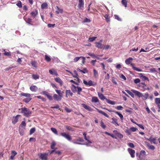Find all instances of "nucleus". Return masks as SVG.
I'll use <instances>...</instances> for the list:
<instances>
[{"instance_id": "35", "label": "nucleus", "mask_w": 160, "mask_h": 160, "mask_svg": "<svg viewBox=\"0 0 160 160\" xmlns=\"http://www.w3.org/2000/svg\"><path fill=\"white\" fill-rule=\"evenodd\" d=\"M41 7L42 9L47 8L48 7L47 3H44L42 4Z\"/></svg>"}, {"instance_id": "42", "label": "nucleus", "mask_w": 160, "mask_h": 160, "mask_svg": "<svg viewBox=\"0 0 160 160\" xmlns=\"http://www.w3.org/2000/svg\"><path fill=\"white\" fill-rule=\"evenodd\" d=\"M26 123L25 122V121H22L21 122V123L20 125V126L22 127L23 128H25V127H26Z\"/></svg>"}, {"instance_id": "21", "label": "nucleus", "mask_w": 160, "mask_h": 160, "mask_svg": "<svg viewBox=\"0 0 160 160\" xmlns=\"http://www.w3.org/2000/svg\"><path fill=\"white\" fill-rule=\"evenodd\" d=\"M30 89L32 92H35L37 91L38 88L35 85H32L30 87Z\"/></svg>"}, {"instance_id": "8", "label": "nucleus", "mask_w": 160, "mask_h": 160, "mask_svg": "<svg viewBox=\"0 0 160 160\" xmlns=\"http://www.w3.org/2000/svg\"><path fill=\"white\" fill-rule=\"evenodd\" d=\"M128 151L132 158H134L135 157V150L129 148L128 149Z\"/></svg>"}, {"instance_id": "14", "label": "nucleus", "mask_w": 160, "mask_h": 160, "mask_svg": "<svg viewBox=\"0 0 160 160\" xmlns=\"http://www.w3.org/2000/svg\"><path fill=\"white\" fill-rule=\"evenodd\" d=\"M147 140H148L151 143H154L155 144H157V142H156V139L155 138H153L152 136L150 137L149 138H147Z\"/></svg>"}, {"instance_id": "15", "label": "nucleus", "mask_w": 160, "mask_h": 160, "mask_svg": "<svg viewBox=\"0 0 160 160\" xmlns=\"http://www.w3.org/2000/svg\"><path fill=\"white\" fill-rule=\"evenodd\" d=\"M66 95L65 97L68 98V97H72L73 95V93L71 92L70 90H66L65 91Z\"/></svg>"}, {"instance_id": "33", "label": "nucleus", "mask_w": 160, "mask_h": 160, "mask_svg": "<svg viewBox=\"0 0 160 160\" xmlns=\"http://www.w3.org/2000/svg\"><path fill=\"white\" fill-rule=\"evenodd\" d=\"M45 59L46 61L47 62H49L51 61V58L47 55H45Z\"/></svg>"}, {"instance_id": "56", "label": "nucleus", "mask_w": 160, "mask_h": 160, "mask_svg": "<svg viewBox=\"0 0 160 160\" xmlns=\"http://www.w3.org/2000/svg\"><path fill=\"white\" fill-rule=\"evenodd\" d=\"M150 71L152 72H157V70L155 68H152L150 69Z\"/></svg>"}, {"instance_id": "37", "label": "nucleus", "mask_w": 160, "mask_h": 160, "mask_svg": "<svg viewBox=\"0 0 160 160\" xmlns=\"http://www.w3.org/2000/svg\"><path fill=\"white\" fill-rule=\"evenodd\" d=\"M77 94H78L80 95V92L82 91V89L81 87L79 86H77Z\"/></svg>"}, {"instance_id": "38", "label": "nucleus", "mask_w": 160, "mask_h": 160, "mask_svg": "<svg viewBox=\"0 0 160 160\" xmlns=\"http://www.w3.org/2000/svg\"><path fill=\"white\" fill-rule=\"evenodd\" d=\"M88 54L89 55V56H91V57H92L93 58H97V59H99V58L96 57L95 56V55L92 53H88Z\"/></svg>"}, {"instance_id": "22", "label": "nucleus", "mask_w": 160, "mask_h": 160, "mask_svg": "<svg viewBox=\"0 0 160 160\" xmlns=\"http://www.w3.org/2000/svg\"><path fill=\"white\" fill-rule=\"evenodd\" d=\"M20 95L21 96L25 97L28 98H30L31 97V95L29 93L22 92L20 94Z\"/></svg>"}, {"instance_id": "41", "label": "nucleus", "mask_w": 160, "mask_h": 160, "mask_svg": "<svg viewBox=\"0 0 160 160\" xmlns=\"http://www.w3.org/2000/svg\"><path fill=\"white\" fill-rule=\"evenodd\" d=\"M51 130L53 132L55 133V134L57 135L58 132L57 129L55 128H51Z\"/></svg>"}, {"instance_id": "46", "label": "nucleus", "mask_w": 160, "mask_h": 160, "mask_svg": "<svg viewBox=\"0 0 160 160\" xmlns=\"http://www.w3.org/2000/svg\"><path fill=\"white\" fill-rule=\"evenodd\" d=\"M155 103L158 104H160V98H156L155 99Z\"/></svg>"}, {"instance_id": "12", "label": "nucleus", "mask_w": 160, "mask_h": 160, "mask_svg": "<svg viewBox=\"0 0 160 160\" xmlns=\"http://www.w3.org/2000/svg\"><path fill=\"white\" fill-rule=\"evenodd\" d=\"M20 116L19 115H17L16 116H13L12 119V123L14 124H16L18 120V117Z\"/></svg>"}, {"instance_id": "53", "label": "nucleus", "mask_w": 160, "mask_h": 160, "mask_svg": "<svg viewBox=\"0 0 160 160\" xmlns=\"http://www.w3.org/2000/svg\"><path fill=\"white\" fill-rule=\"evenodd\" d=\"M55 25V24H51L50 23H49V24H48L47 26H48V27L49 28H51L54 27Z\"/></svg>"}, {"instance_id": "3", "label": "nucleus", "mask_w": 160, "mask_h": 160, "mask_svg": "<svg viewBox=\"0 0 160 160\" xmlns=\"http://www.w3.org/2000/svg\"><path fill=\"white\" fill-rule=\"evenodd\" d=\"M21 109L22 112L24 113V115L27 117L29 116L32 113V111L25 107L22 108Z\"/></svg>"}, {"instance_id": "30", "label": "nucleus", "mask_w": 160, "mask_h": 160, "mask_svg": "<svg viewBox=\"0 0 160 160\" xmlns=\"http://www.w3.org/2000/svg\"><path fill=\"white\" fill-rule=\"evenodd\" d=\"M122 4L125 7H126L127 6V0H122L121 1Z\"/></svg>"}, {"instance_id": "10", "label": "nucleus", "mask_w": 160, "mask_h": 160, "mask_svg": "<svg viewBox=\"0 0 160 160\" xmlns=\"http://www.w3.org/2000/svg\"><path fill=\"white\" fill-rule=\"evenodd\" d=\"M83 83L86 85L88 86H93L94 85V84H93V82L91 80H89L88 82L85 80H83Z\"/></svg>"}, {"instance_id": "32", "label": "nucleus", "mask_w": 160, "mask_h": 160, "mask_svg": "<svg viewBox=\"0 0 160 160\" xmlns=\"http://www.w3.org/2000/svg\"><path fill=\"white\" fill-rule=\"evenodd\" d=\"M32 99V98H25L23 100V101L26 103H28L30 102Z\"/></svg>"}, {"instance_id": "20", "label": "nucleus", "mask_w": 160, "mask_h": 160, "mask_svg": "<svg viewBox=\"0 0 160 160\" xmlns=\"http://www.w3.org/2000/svg\"><path fill=\"white\" fill-rule=\"evenodd\" d=\"M11 155L10 158L11 159H13L15 156L17 155V152H16L15 151L12 150L11 152Z\"/></svg>"}, {"instance_id": "24", "label": "nucleus", "mask_w": 160, "mask_h": 160, "mask_svg": "<svg viewBox=\"0 0 160 160\" xmlns=\"http://www.w3.org/2000/svg\"><path fill=\"white\" fill-rule=\"evenodd\" d=\"M99 101V99L96 97H93L92 98L91 102H92L96 103L98 102Z\"/></svg>"}, {"instance_id": "47", "label": "nucleus", "mask_w": 160, "mask_h": 160, "mask_svg": "<svg viewBox=\"0 0 160 160\" xmlns=\"http://www.w3.org/2000/svg\"><path fill=\"white\" fill-rule=\"evenodd\" d=\"M97 37H92L91 38H89V40L90 42H92L95 41V39H96Z\"/></svg>"}, {"instance_id": "25", "label": "nucleus", "mask_w": 160, "mask_h": 160, "mask_svg": "<svg viewBox=\"0 0 160 160\" xmlns=\"http://www.w3.org/2000/svg\"><path fill=\"white\" fill-rule=\"evenodd\" d=\"M114 132H117V133L116 134V137H118L119 138H122L123 137V136L122 134L120 133H119L117 132V131L116 130H115L114 131Z\"/></svg>"}, {"instance_id": "63", "label": "nucleus", "mask_w": 160, "mask_h": 160, "mask_svg": "<svg viewBox=\"0 0 160 160\" xmlns=\"http://www.w3.org/2000/svg\"><path fill=\"white\" fill-rule=\"evenodd\" d=\"M134 82L136 84H137L138 83H139L140 82V80L139 78H137L134 80Z\"/></svg>"}, {"instance_id": "45", "label": "nucleus", "mask_w": 160, "mask_h": 160, "mask_svg": "<svg viewBox=\"0 0 160 160\" xmlns=\"http://www.w3.org/2000/svg\"><path fill=\"white\" fill-rule=\"evenodd\" d=\"M137 129V128L133 127H132L129 129V130L130 131L132 132H135Z\"/></svg>"}, {"instance_id": "59", "label": "nucleus", "mask_w": 160, "mask_h": 160, "mask_svg": "<svg viewBox=\"0 0 160 160\" xmlns=\"http://www.w3.org/2000/svg\"><path fill=\"white\" fill-rule=\"evenodd\" d=\"M135 124H136L137 125H138V126L140 128H142V129H144V128L143 125L138 124L137 123H135Z\"/></svg>"}, {"instance_id": "44", "label": "nucleus", "mask_w": 160, "mask_h": 160, "mask_svg": "<svg viewBox=\"0 0 160 160\" xmlns=\"http://www.w3.org/2000/svg\"><path fill=\"white\" fill-rule=\"evenodd\" d=\"M141 78H142V79L144 80H147L148 81H149V78L145 76L142 75V76H141Z\"/></svg>"}, {"instance_id": "58", "label": "nucleus", "mask_w": 160, "mask_h": 160, "mask_svg": "<svg viewBox=\"0 0 160 160\" xmlns=\"http://www.w3.org/2000/svg\"><path fill=\"white\" fill-rule=\"evenodd\" d=\"M128 145L129 146V147L131 148H133L135 147V146H134L133 144L131 142H129L128 143Z\"/></svg>"}, {"instance_id": "6", "label": "nucleus", "mask_w": 160, "mask_h": 160, "mask_svg": "<svg viewBox=\"0 0 160 160\" xmlns=\"http://www.w3.org/2000/svg\"><path fill=\"white\" fill-rule=\"evenodd\" d=\"M102 42L103 40H101L98 42H95L96 47L99 48L103 49L104 45L102 44Z\"/></svg>"}, {"instance_id": "55", "label": "nucleus", "mask_w": 160, "mask_h": 160, "mask_svg": "<svg viewBox=\"0 0 160 160\" xmlns=\"http://www.w3.org/2000/svg\"><path fill=\"white\" fill-rule=\"evenodd\" d=\"M115 18L116 19H117L119 21H121L122 19L121 18H119V16L118 15H114Z\"/></svg>"}, {"instance_id": "1", "label": "nucleus", "mask_w": 160, "mask_h": 160, "mask_svg": "<svg viewBox=\"0 0 160 160\" xmlns=\"http://www.w3.org/2000/svg\"><path fill=\"white\" fill-rule=\"evenodd\" d=\"M125 91L133 98L135 97L134 94L139 98H142V99L143 100H146L149 97V94L148 92L145 93V94L143 95L142 93L133 89L131 90L132 92L128 89H126Z\"/></svg>"}, {"instance_id": "16", "label": "nucleus", "mask_w": 160, "mask_h": 160, "mask_svg": "<svg viewBox=\"0 0 160 160\" xmlns=\"http://www.w3.org/2000/svg\"><path fill=\"white\" fill-rule=\"evenodd\" d=\"M54 80L56 82L59 83L60 85L62 86L63 84V81H62L61 79L59 78H54Z\"/></svg>"}, {"instance_id": "57", "label": "nucleus", "mask_w": 160, "mask_h": 160, "mask_svg": "<svg viewBox=\"0 0 160 160\" xmlns=\"http://www.w3.org/2000/svg\"><path fill=\"white\" fill-rule=\"evenodd\" d=\"M59 106L58 104L55 105V106H52L51 107V108H59V109L60 110V108H59Z\"/></svg>"}, {"instance_id": "48", "label": "nucleus", "mask_w": 160, "mask_h": 160, "mask_svg": "<svg viewBox=\"0 0 160 160\" xmlns=\"http://www.w3.org/2000/svg\"><path fill=\"white\" fill-rule=\"evenodd\" d=\"M31 21L32 19L31 18H28V19L27 21V24L29 25H33V24L31 23Z\"/></svg>"}, {"instance_id": "64", "label": "nucleus", "mask_w": 160, "mask_h": 160, "mask_svg": "<svg viewBox=\"0 0 160 160\" xmlns=\"http://www.w3.org/2000/svg\"><path fill=\"white\" fill-rule=\"evenodd\" d=\"M90 21L89 18H86L85 19H84L83 22H90Z\"/></svg>"}, {"instance_id": "31", "label": "nucleus", "mask_w": 160, "mask_h": 160, "mask_svg": "<svg viewBox=\"0 0 160 160\" xmlns=\"http://www.w3.org/2000/svg\"><path fill=\"white\" fill-rule=\"evenodd\" d=\"M115 113L116 114H117L119 117L120 118H121V120H123V116L120 113H119V112H117V111H115Z\"/></svg>"}, {"instance_id": "40", "label": "nucleus", "mask_w": 160, "mask_h": 160, "mask_svg": "<svg viewBox=\"0 0 160 160\" xmlns=\"http://www.w3.org/2000/svg\"><path fill=\"white\" fill-rule=\"evenodd\" d=\"M57 8L58 9V10L56 12L57 13L59 14V13H62L63 12V10L62 9H61L59 8V7H57Z\"/></svg>"}, {"instance_id": "2", "label": "nucleus", "mask_w": 160, "mask_h": 160, "mask_svg": "<svg viewBox=\"0 0 160 160\" xmlns=\"http://www.w3.org/2000/svg\"><path fill=\"white\" fill-rule=\"evenodd\" d=\"M132 60L133 58H132L129 57L128 59H126L125 61V63L127 65H129V64H130V65H131V66H132V67L133 70L138 72H140L142 71V70L134 66L133 63H131L132 62Z\"/></svg>"}, {"instance_id": "4", "label": "nucleus", "mask_w": 160, "mask_h": 160, "mask_svg": "<svg viewBox=\"0 0 160 160\" xmlns=\"http://www.w3.org/2000/svg\"><path fill=\"white\" fill-rule=\"evenodd\" d=\"M60 134L64 138L69 141H71L72 140V138L69 134L63 132H61L60 133Z\"/></svg>"}, {"instance_id": "50", "label": "nucleus", "mask_w": 160, "mask_h": 160, "mask_svg": "<svg viewBox=\"0 0 160 160\" xmlns=\"http://www.w3.org/2000/svg\"><path fill=\"white\" fill-rule=\"evenodd\" d=\"M148 149L153 150L155 149V147L153 145H151L148 147Z\"/></svg>"}, {"instance_id": "61", "label": "nucleus", "mask_w": 160, "mask_h": 160, "mask_svg": "<svg viewBox=\"0 0 160 160\" xmlns=\"http://www.w3.org/2000/svg\"><path fill=\"white\" fill-rule=\"evenodd\" d=\"M122 66L120 64H118L116 66V68L118 69H120L121 68Z\"/></svg>"}, {"instance_id": "29", "label": "nucleus", "mask_w": 160, "mask_h": 160, "mask_svg": "<svg viewBox=\"0 0 160 160\" xmlns=\"http://www.w3.org/2000/svg\"><path fill=\"white\" fill-rule=\"evenodd\" d=\"M32 77L34 80L38 79L39 78V76L38 74H32Z\"/></svg>"}, {"instance_id": "28", "label": "nucleus", "mask_w": 160, "mask_h": 160, "mask_svg": "<svg viewBox=\"0 0 160 160\" xmlns=\"http://www.w3.org/2000/svg\"><path fill=\"white\" fill-rule=\"evenodd\" d=\"M55 91L56 92L59 96L61 97H63V92L62 91L61 92V91L58 90H56Z\"/></svg>"}, {"instance_id": "60", "label": "nucleus", "mask_w": 160, "mask_h": 160, "mask_svg": "<svg viewBox=\"0 0 160 160\" xmlns=\"http://www.w3.org/2000/svg\"><path fill=\"white\" fill-rule=\"evenodd\" d=\"M46 96L47 97V98H48L49 100H53V98H52V96L50 94H48Z\"/></svg>"}, {"instance_id": "19", "label": "nucleus", "mask_w": 160, "mask_h": 160, "mask_svg": "<svg viewBox=\"0 0 160 160\" xmlns=\"http://www.w3.org/2000/svg\"><path fill=\"white\" fill-rule=\"evenodd\" d=\"M112 122H111V123H113V124H114V125L116 126H119V125L118 124L117 122V119L115 118H112Z\"/></svg>"}, {"instance_id": "18", "label": "nucleus", "mask_w": 160, "mask_h": 160, "mask_svg": "<svg viewBox=\"0 0 160 160\" xmlns=\"http://www.w3.org/2000/svg\"><path fill=\"white\" fill-rule=\"evenodd\" d=\"M96 109H97V111L99 113L101 114L102 115H103L105 117H107L108 118L109 117V116L108 115H107V113H105L104 112L101 111V110H100L99 109H98L97 108H96Z\"/></svg>"}, {"instance_id": "54", "label": "nucleus", "mask_w": 160, "mask_h": 160, "mask_svg": "<svg viewBox=\"0 0 160 160\" xmlns=\"http://www.w3.org/2000/svg\"><path fill=\"white\" fill-rule=\"evenodd\" d=\"M82 71L81 72L83 73H88V71L87 70V69L86 68H84L83 70H82Z\"/></svg>"}, {"instance_id": "39", "label": "nucleus", "mask_w": 160, "mask_h": 160, "mask_svg": "<svg viewBox=\"0 0 160 160\" xmlns=\"http://www.w3.org/2000/svg\"><path fill=\"white\" fill-rule=\"evenodd\" d=\"M16 5L19 8H21L22 7V4L21 2L20 1H17V2L16 4Z\"/></svg>"}, {"instance_id": "23", "label": "nucleus", "mask_w": 160, "mask_h": 160, "mask_svg": "<svg viewBox=\"0 0 160 160\" xmlns=\"http://www.w3.org/2000/svg\"><path fill=\"white\" fill-rule=\"evenodd\" d=\"M98 96L99 97V98L102 100H104L105 99H107L106 98H105V97L103 95L102 93L98 92Z\"/></svg>"}, {"instance_id": "26", "label": "nucleus", "mask_w": 160, "mask_h": 160, "mask_svg": "<svg viewBox=\"0 0 160 160\" xmlns=\"http://www.w3.org/2000/svg\"><path fill=\"white\" fill-rule=\"evenodd\" d=\"M77 86H75L73 84H72L71 86V89L72 92H77Z\"/></svg>"}, {"instance_id": "62", "label": "nucleus", "mask_w": 160, "mask_h": 160, "mask_svg": "<svg viewBox=\"0 0 160 160\" xmlns=\"http://www.w3.org/2000/svg\"><path fill=\"white\" fill-rule=\"evenodd\" d=\"M31 63L32 66H33L34 67L36 68V62L35 61H31Z\"/></svg>"}, {"instance_id": "11", "label": "nucleus", "mask_w": 160, "mask_h": 160, "mask_svg": "<svg viewBox=\"0 0 160 160\" xmlns=\"http://www.w3.org/2000/svg\"><path fill=\"white\" fill-rule=\"evenodd\" d=\"M38 13V10L35 9L34 10L32 11L30 13V15L32 18H35L37 16Z\"/></svg>"}, {"instance_id": "49", "label": "nucleus", "mask_w": 160, "mask_h": 160, "mask_svg": "<svg viewBox=\"0 0 160 160\" xmlns=\"http://www.w3.org/2000/svg\"><path fill=\"white\" fill-rule=\"evenodd\" d=\"M56 145V143L55 142L53 141L51 143V148L52 149H54V147Z\"/></svg>"}, {"instance_id": "27", "label": "nucleus", "mask_w": 160, "mask_h": 160, "mask_svg": "<svg viewBox=\"0 0 160 160\" xmlns=\"http://www.w3.org/2000/svg\"><path fill=\"white\" fill-rule=\"evenodd\" d=\"M93 73L94 77L95 78H98V74L97 71L95 69H93Z\"/></svg>"}, {"instance_id": "51", "label": "nucleus", "mask_w": 160, "mask_h": 160, "mask_svg": "<svg viewBox=\"0 0 160 160\" xmlns=\"http://www.w3.org/2000/svg\"><path fill=\"white\" fill-rule=\"evenodd\" d=\"M82 58V57H77L73 59V62H76L78 61L79 60V59Z\"/></svg>"}, {"instance_id": "52", "label": "nucleus", "mask_w": 160, "mask_h": 160, "mask_svg": "<svg viewBox=\"0 0 160 160\" xmlns=\"http://www.w3.org/2000/svg\"><path fill=\"white\" fill-rule=\"evenodd\" d=\"M101 126L102 128L105 129L106 128V125L104 124V123L102 121L101 122Z\"/></svg>"}, {"instance_id": "34", "label": "nucleus", "mask_w": 160, "mask_h": 160, "mask_svg": "<svg viewBox=\"0 0 160 160\" xmlns=\"http://www.w3.org/2000/svg\"><path fill=\"white\" fill-rule=\"evenodd\" d=\"M106 101L107 103L111 105H115V102L114 101H112L107 99H106Z\"/></svg>"}, {"instance_id": "17", "label": "nucleus", "mask_w": 160, "mask_h": 160, "mask_svg": "<svg viewBox=\"0 0 160 160\" xmlns=\"http://www.w3.org/2000/svg\"><path fill=\"white\" fill-rule=\"evenodd\" d=\"M82 106L83 108H85V109L90 112H91L93 110V109L91 108L85 104H82Z\"/></svg>"}, {"instance_id": "13", "label": "nucleus", "mask_w": 160, "mask_h": 160, "mask_svg": "<svg viewBox=\"0 0 160 160\" xmlns=\"http://www.w3.org/2000/svg\"><path fill=\"white\" fill-rule=\"evenodd\" d=\"M63 97V96H60L59 95H57V94H54L53 95V98H54V99L56 101H61L62 98Z\"/></svg>"}, {"instance_id": "36", "label": "nucleus", "mask_w": 160, "mask_h": 160, "mask_svg": "<svg viewBox=\"0 0 160 160\" xmlns=\"http://www.w3.org/2000/svg\"><path fill=\"white\" fill-rule=\"evenodd\" d=\"M104 17L105 18V20L106 21H107V22H110L109 17L108 14H105V15L104 16Z\"/></svg>"}, {"instance_id": "5", "label": "nucleus", "mask_w": 160, "mask_h": 160, "mask_svg": "<svg viewBox=\"0 0 160 160\" xmlns=\"http://www.w3.org/2000/svg\"><path fill=\"white\" fill-rule=\"evenodd\" d=\"M48 154L47 153H41L39 154V158L42 160H47Z\"/></svg>"}, {"instance_id": "43", "label": "nucleus", "mask_w": 160, "mask_h": 160, "mask_svg": "<svg viewBox=\"0 0 160 160\" xmlns=\"http://www.w3.org/2000/svg\"><path fill=\"white\" fill-rule=\"evenodd\" d=\"M35 128H31L30 130V135H31L34 132H35Z\"/></svg>"}, {"instance_id": "7", "label": "nucleus", "mask_w": 160, "mask_h": 160, "mask_svg": "<svg viewBox=\"0 0 160 160\" xmlns=\"http://www.w3.org/2000/svg\"><path fill=\"white\" fill-rule=\"evenodd\" d=\"M84 3L83 0H79V3L78 5V8L80 9L83 10L84 7Z\"/></svg>"}, {"instance_id": "9", "label": "nucleus", "mask_w": 160, "mask_h": 160, "mask_svg": "<svg viewBox=\"0 0 160 160\" xmlns=\"http://www.w3.org/2000/svg\"><path fill=\"white\" fill-rule=\"evenodd\" d=\"M146 156V152L145 151L142 150L141 151V152H140L139 158L141 160L143 159V158H145Z\"/></svg>"}]
</instances>
